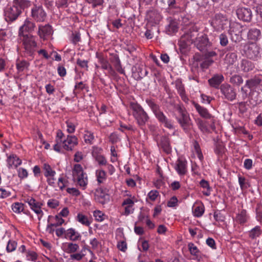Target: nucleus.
Returning a JSON list of instances; mask_svg holds the SVG:
<instances>
[{
    "instance_id": "f257e3e1",
    "label": "nucleus",
    "mask_w": 262,
    "mask_h": 262,
    "mask_svg": "<svg viewBox=\"0 0 262 262\" xmlns=\"http://www.w3.org/2000/svg\"><path fill=\"white\" fill-rule=\"evenodd\" d=\"M30 5L31 2L28 0H13V5L7 6L4 10V15L6 21L12 22L16 20L22 10Z\"/></svg>"
},
{
    "instance_id": "f03ea898",
    "label": "nucleus",
    "mask_w": 262,
    "mask_h": 262,
    "mask_svg": "<svg viewBox=\"0 0 262 262\" xmlns=\"http://www.w3.org/2000/svg\"><path fill=\"white\" fill-rule=\"evenodd\" d=\"M145 101L160 123L162 124L166 128L170 129H174L173 121L166 116L163 112L161 111L159 105L153 99H146Z\"/></svg>"
},
{
    "instance_id": "7ed1b4c3",
    "label": "nucleus",
    "mask_w": 262,
    "mask_h": 262,
    "mask_svg": "<svg viewBox=\"0 0 262 262\" xmlns=\"http://www.w3.org/2000/svg\"><path fill=\"white\" fill-rule=\"evenodd\" d=\"M133 115L138 125L142 128L148 121L149 117L143 107L138 103L132 102L130 104Z\"/></svg>"
},
{
    "instance_id": "20e7f679",
    "label": "nucleus",
    "mask_w": 262,
    "mask_h": 262,
    "mask_svg": "<svg viewBox=\"0 0 262 262\" xmlns=\"http://www.w3.org/2000/svg\"><path fill=\"white\" fill-rule=\"evenodd\" d=\"M243 52L245 56L252 60H257L261 57V48L256 42H248L244 46Z\"/></svg>"
},
{
    "instance_id": "39448f33",
    "label": "nucleus",
    "mask_w": 262,
    "mask_h": 262,
    "mask_svg": "<svg viewBox=\"0 0 262 262\" xmlns=\"http://www.w3.org/2000/svg\"><path fill=\"white\" fill-rule=\"evenodd\" d=\"M19 36L20 41L23 42L25 52L30 55H32L37 47L35 37L30 34L19 35Z\"/></svg>"
},
{
    "instance_id": "423d86ee",
    "label": "nucleus",
    "mask_w": 262,
    "mask_h": 262,
    "mask_svg": "<svg viewBox=\"0 0 262 262\" xmlns=\"http://www.w3.org/2000/svg\"><path fill=\"white\" fill-rule=\"evenodd\" d=\"M209 21L210 25L215 30H223L228 24L226 15L221 13H216Z\"/></svg>"
},
{
    "instance_id": "0eeeda50",
    "label": "nucleus",
    "mask_w": 262,
    "mask_h": 262,
    "mask_svg": "<svg viewBox=\"0 0 262 262\" xmlns=\"http://www.w3.org/2000/svg\"><path fill=\"white\" fill-rule=\"evenodd\" d=\"M194 43L197 49L201 52L207 50L212 46V43L209 41L207 35L203 32L198 34Z\"/></svg>"
},
{
    "instance_id": "6e6552de",
    "label": "nucleus",
    "mask_w": 262,
    "mask_h": 262,
    "mask_svg": "<svg viewBox=\"0 0 262 262\" xmlns=\"http://www.w3.org/2000/svg\"><path fill=\"white\" fill-rule=\"evenodd\" d=\"M220 92L222 95V98L228 101H232L236 98L235 89L229 84L225 83L220 86Z\"/></svg>"
},
{
    "instance_id": "1a4fd4ad",
    "label": "nucleus",
    "mask_w": 262,
    "mask_h": 262,
    "mask_svg": "<svg viewBox=\"0 0 262 262\" xmlns=\"http://www.w3.org/2000/svg\"><path fill=\"white\" fill-rule=\"evenodd\" d=\"M249 102L253 106L262 102V85H259L250 91Z\"/></svg>"
},
{
    "instance_id": "9d476101",
    "label": "nucleus",
    "mask_w": 262,
    "mask_h": 262,
    "mask_svg": "<svg viewBox=\"0 0 262 262\" xmlns=\"http://www.w3.org/2000/svg\"><path fill=\"white\" fill-rule=\"evenodd\" d=\"M178 122L185 133H189L193 127V123L188 113L176 117Z\"/></svg>"
},
{
    "instance_id": "9b49d317",
    "label": "nucleus",
    "mask_w": 262,
    "mask_h": 262,
    "mask_svg": "<svg viewBox=\"0 0 262 262\" xmlns=\"http://www.w3.org/2000/svg\"><path fill=\"white\" fill-rule=\"evenodd\" d=\"M199 28L196 26H192L186 33H185L182 36V40L183 41L186 40L187 43H194L196 40V37L198 36Z\"/></svg>"
},
{
    "instance_id": "f8f14e48",
    "label": "nucleus",
    "mask_w": 262,
    "mask_h": 262,
    "mask_svg": "<svg viewBox=\"0 0 262 262\" xmlns=\"http://www.w3.org/2000/svg\"><path fill=\"white\" fill-rule=\"evenodd\" d=\"M31 16L37 21H44L47 17V14L41 6L34 5L32 8Z\"/></svg>"
},
{
    "instance_id": "ddd939ff",
    "label": "nucleus",
    "mask_w": 262,
    "mask_h": 262,
    "mask_svg": "<svg viewBox=\"0 0 262 262\" xmlns=\"http://www.w3.org/2000/svg\"><path fill=\"white\" fill-rule=\"evenodd\" d=\"M238 18L245 22H250L252 18V13L250 8L239 7L236 10Z\"/></svg>"
},
{
    "instance_id": "4468645a",
    "label": "nucleus",
    "mask_w": 262,
    "mask_h": 262,
    "mask_svg": "<svg viewBox=\"0 0 262 262\" xmlns=\"http://www.w3.org/2000/svg\"><path fill=\"white\" fill-rule=\"evenodd\" d=\"M132 76L136 80H140L147 75L148 72L141 64L136 63L132 68Z\"/></svg>"
},
{
    "instance_id": "2eb2a0df",
    "label": "nucleus",
    "mask_w": 262,
    "mask_h": 262,
    "mask_svg": "<svg viewBox=\"0 0 262 262\" xmlns=\"http://www.w3.org/2000/svg\"><path fill=\"white\" fill-rule=\"evenodd\" d=\"M25 202L28 203L31 209L38 215V220H40L43 215V212L41 210V204L32 198H27Z\"/></svg>"
},
{
    "instance_id": "dca6fc26",
    "label": "nucleus",
    "mask_w": 262,
    "mask_h": 262,
    "mask_svg": "<svg viewBox=\"0 0 262 262\" xmlns=\"http://www.w3.org/2000/svg\"><path fill=\"white\" fill-rule=\"evenodd\" d=\"M157 144L159 147L161 148L165 153L169 154L171 152L170 139L167 136L161 137L160 140Z\"/></svg>"
},
{
    "instance_id": "f3484780",
    "label": "nucleus",
    "mask_w": 262,
    "mask_h": 262,
    "mask_svg": "<svg viewBox=\"0 0 262 262\" xmlns=\"http://www.w3.org/2000/svg\"><path fill=\"white\" fill-rule=\"evenodd\" d=\"M77 144L78 139L75 136H68L67 139L63 140V147L67 150H72Z\"/></svg>"
},
{
    "instance_id": "a211bd4d",
    "label": "nucleus",
    "mask_w": 262,
    "mask_h": 262,
    "mask_svg": "<svg viewBox=\"0 0 262 262\" xmlns=\"http://www.w3.org/2000/svg\"><path fill=\"white\" fill-rule=\"evenodd\" d=\"M254 64L247 59H243L238 64L239 70L244 73H247L254 70Z\"/></svg>"
},
{
    "instance_id": "6ab92c4d",
    "label": "nucleus",
    "mask_w": 262,
    "mask_h": 262,
    "mask_svg": "<svg viewBox=\"0 0 262 262\" xmlns=\"http://www.w3.org/2000/svg\"><path fill=\"white\" fill-rule=\"evenodd\" d=\"M167 20L168 22V25L166 27L165 31L168 35H172L178 30V24L177 21L172 17H168Z\"/></svg>"
},
{
    "instance_id": "aec40b11",
    "label": "nucleus",
    "mask_w": 262,
    "mask_h": 262,
    "mask_svg": "<svg viewBox=\"0 0 262 262\" xmlns=\"http://www.w3.org/2000/svg\"><path fill=\"white\" fill-rule=\"evenodd\" d=\"M35 25L34 23L26 19L23 25L21 26L19 30V35H26L25 33L32 32L34 30Z\"/></svg>"
},
{
    "instance_id": "412c9836",
    "label": "nucleus",
    "mask_w": 262,
    "mask_h": 262,
    "mask_svg": "<svg viewBox=\"0 0 262 262\" xmlns=\"http://www.w3.org/2000/svg\"><path fill=\"white\" fill-rule=\"evenodd\" d=\"M175 169L180 176L185 175L187 170V162L182 159H178L176 162Z\"/></svg>"
},
{
    "instance_id": "4be33fe9",
    "label": "nucleus",
    "mask_w": 262,
    "mask_h": 262,
    "mask_svg": "<svg viewBox=\"0 0 262 262\" xmlns=\"http://www.w3.org/2000/svg\"><path fill=\"white\" fill-rule=\"evenodd\" d=\"M95 200L101 204L107 203L110 200L109 195L102 188L97 189Z\"/></svg>"
},
{
    "instance_id": "5701e85b",
    "label": "nucleus",
    "mask_w": 262,
    "mask_h": 262,
    "mask_svg": "<svg viewBox=\"0 0 262 262\" xmlns=\"http://www.w3.org/2000/svg\"><path fill=\"white\" fill-rule=\"evenodd\" d=\"M52 33V27L49 24L45 26L40 25L38 27V34L41 38L45 39L47 36L51 35Z\"/></svg>"
},
{
    "instance_id": "b1692460",
    "label": "nucleus",
    "mask_w": 262,
    "mask_h": 262,
    "mask_svg": "<svg viewBox=\"0 0 262 262\" xmlns=\"http://www.w3.org/2000/svg\"><path fill=\"white\" fill-rule=\"evenodd\" d=\"M247 37L250 40L258 41L261 37L260 30L255 28L250 29L247 33Z\"/></svg>"
},
{
    "instance_id": "393cba45",
    "label": "nucleus",
    "mask_w": 262,
    "mask_h": 262,
    "mask_svg": "<svg viewBox=\"0 0 262 262\" xmlns=\"http://www.w3.org/2000/svg\"><path fill=\"white\" fill-rule=\"evenodd\" d=\"M224 80V77L223 75L215 74L208 80V83L211 87L218 89Z\"/></svg>"
},
{
    "instance_id": "a878e982",
    "label": "nucleus",
    "mask_w": 262,
    "mask_h": 262,
    "mask_svg": "<svg viewBox=\"0 0 262 262\" xmlns=\"http://www.w3.org/2000/svg\"><path fill=\"white\" fill-rule=\"evenodd\" d=\"M192 103L201 117L207 119H211L212 117V116L209 113L207 108L201 106L194 101H192Z\"/></svg>"
},
{
    "instance_id": "bb28decb",
    "label": "nucleus",
    "mask_w": 262,
    "mask_h": 262,
    "mask_svg": "<svg viewBox=\"0 0 262 262\" xmlns=\"http://www.w3.org/2000/svg\"><path fill=\"white\" fill-rule=\"evenodd\" d=\"M80 234L73 228H70L65 233V238H69L72 241H76L81 238Z\"/></svg>"
},
{
    "instance_id": "cd10ccee",
    "label": "nucleus",
    "mask_w": 262,
    "mask_h": 262,
    "mask_svg": "<svg viewBox=\"0 0 262 262\" xmlns=\"http://www.w3.org/2000/svg\"><path fill=\"white\" fill-rule=\"evenodd\" d=\"M7 162L9 168L13 166L16 168L21 164V160L14 155H10L7 158Z\"/></svg>"
},
{
    "instance_id": "c85d7f7f",
    "label": "nucleus",
    "mask_w": 262,
    "mask_h": 262,
    "mask_svg": "<svg viewBox=\"0 0 262 262\" xmlns=\"http://www.w3.org/2000/svg\"><path fill=\"white\" fill-rule=\"evenodd\" d=\"M261 82V79L259 76H254V77L248 79L246 82L245 86L249 89H252L254 87H258Z\"/></svg>"
},
{
    "instance_id": "c756f323",
    "label": "nucleus",
    "mask_w": 262,
    "mask_h": 262,
    "mask_svg": "<svg viewBox=\"0 0 262 262\" xmlns=\"http://www.w3.org/2000/svg\"><path fill=\"white\" fill-rule=\"evenodd\" d=\"M111 61L114 64L117 72L120 74H125V71L122 68L121 61L118 55L115 54Z\"/></svg>"
},
{
    "instance_id": "7c9ffc66",
    "label": "nucleus",
    "mask_w": 262,
    "mask_h": 262,
    "mask_svg": "<svg viewBox=\"0 0 262 262\" xmlns=\"http://www.w3.org/2000/svg\"><path fill=\"white\" fill-rule=\"evenodd\" d=\"M262 234V229L259 226H256L249 231V237L252 239H255Z\"/></svg>"
},
{
    "instance_id": "2f4dec72",
    "label": "nucleus",
    "mask_w": 262,
    "mask_h": 262,
    "mask_svg": "<svg viewBox=\"0 0 262 262\" xmlns=\"http://www.w3.org/2000/svg\"><path fill=\"white\" fill-rule=\"evenodd\" d=\"M73 176L74 178L80 177H83L85 175L81 165L79 164H76L74 165L73 169Z\"/></svg>"
},
{
    "instance_id": "473e14b6",
    "label": "nucleus",
    "mask_w": 262,
    "mask_h": 262,
    "mask_svg": "<svg viewBox=\"0 0 262 262\" xmlns=\"http://www.w3.org/2000/svg\"><path fill=\"white\" fill-rule=\"evenodd\" d=\"M237 54L235 52L227 53L225 57V62L228 65H233L237 60Z\"/></svg>"
},
{
    "instance_id": "72a5a7b5",
    "label": "nucleus",
    "mask_w": 262,
    "mask_h": 262,
    "mask_svg": "<svg viewBox=\"0 0 262 262\" xmlns=\"http://www.w3.org/2000/svg\"><path fill=\"white\" fill-rule=\"evenodd\" d=\"M188 249L191 255L195 256V259L198 261L200 260L201 256L199 255L200 251L197 247L192 243H189L188 245Z\"/></svg>"
},
{
    "instance_id": "f704fd0d",
    "label": "nucleus",
    "mask_w": 262,
    "mask_h": 262,
    "mask_svg": "<svg viewBox=\"0 0 262 262\" xmlns=\"http://www.w3.org/2000/svg\"><path fill=\"white\" fill-rule=\"evenodd\" d=\"M96 176L98 184H101L106 179V172L101 169L96 170Z\"/></svg>"
},
{
    "instance_id": "c9c22d12",
    "label": "nucleus",
    "mask_w": 262,
    "mask_h": 262,
    "mask_svg": "<svg viewBox=\"0 0 262 262\" xmlns=\"http://www.w3.org/2000/svg\"><path fill=\"white\" fill-rule=\"evenodd\" d=\"M243 26L239 23H234L230 28V31L235 35L242 36Z\"/></svg>"
},
{
    "instance_id": "e433bc0d",
    "label": "nucleus",
    "mask_w": 262,
    "mask_h": 262,
    "mask_svg": "<svg viewBox=\"0 0 262 262\" xmlns=\"http://www.w3.org/2000/svg\"><path fill=\"white\" fill-rule=\"evenodd\" d=\"M167 4L168 6L169 11L171 13H173V12H172L173 9L176 10V12H179L181 11V8L177 3L176 0H168Z\"/></svg>"
},
{
    "instance_id": "4c0bfd02",
    "label": "nucleus",
    "mask_w": 262,
    "mask_h": 262,
    "mask_svg": "<svg viewBox=\"0 0 262 262\" xmlns=\"http://www.w3.org/2000/svg\"><path fill=\"white\" fill-rule=\"evenodd\" d=\"M83 138L85 143L91 145L93 143L95 137L93 133L89 130H85L84 131Z\"/></svg>"
},
{
    "instance_id": "58836bf2",
    "label": "nucleus",
    "mask_w": 262,
    "mask_h": 262,
    "mask_svg": "<svg viewBox=\"0 0 262 262\" xmlns=\"http://www.w3.org/2000/svg\"><path fill=\"white\" fill-rule=\"evenodd\" d=\"M243 82V77L239 75H234L230 78V82L236 86L241 85Z\"/></svg>"
},
{
    "instance_id": "ea45409f",
    "label": "nucleus",
    "mask_w": 262,
    "mask_h": 262,
    "mask_svg": "<svg viewBox=\"0 0 262 262\" xmlns=\"http://www.w3.org/2000/svg\"><path fill=\"white\" fill-rule=\"evenodd\" d=\"M76 220L83 225L89 226L90 225L88 217L81 213H78L76 216Z\"/></svg>"
},
{
    "instance_id": "a19ab883",
    "label": "nucleus",
    "mask_w": 262,
    "mask_h": 262,
    "mask_svg": "<svg viewBox=\"0 0 262 262\" xmlns=\"http://www.w3.org/2000/svg\"><path fill=\"white\" fill-rule=\"evenodd\" d=\"M43 170H45V176L46 177H54L56 173L55 171L52 169L50 165L47 163L43 164Z\"/></svg>"
},
{
    "instance_id": "79ce46f5",
    "label": "nucleus",
    "mask_w": 262,
    "mask_h": 262,
    "mask_svg": "<svg viewBox=\"0 0 262 262\" xmlns=\"http://www.w3.org/2000/svg\"><path fill=\"white\" fill-rule=\"evenodd\" d=\"M236 219L237 222L239 224H244L247 221V215L246 211L245 210H242L240 213H239L236 217Z\"/></svg>"
},
{
    "instance_id": "37998d69",
    "label": "nucleus",
    "mask_w": 262,
    "mask_h": 262,
    "mask_svg": "<svg viewBox=\"0 0 262 262\" xmlns=\"http://www.w3.org/2000/svg\"><path fill=\"white\" fill-rule=\"evenodd\" d=\"M29 66V63L25 60L17 61L16 63V67L18 72H23L27 69Z\"/></svg>"
},
{
    "instance_id": "c03bdc74",
    "label": "nucleus",
    "mask_w": 262,
    "mask_h": 262,
    "mask_svg": "<svg viewBox=\"0 0 262 262\" xmlns=\"http://www.w3.org/2000/svg\"><path fill=\"white\" fill-rule=\"evenodd\" d=\"M67 247L65 250L66 251L69 253H74L79 249V246L77 244L73 243H67Z\"/></svg>"
},
{
    "instance_id": "a18cd8bd",
    "label": "nucleus",
    "mask_w": 262,
    "mask_h": 262,
    "mask_svg": "<svg viewBox=\"0 0 262 262\" xmlns=\"http://www.w3.org/2000/svg\"><path fill=\"white\" fill-rule=\"evenodd\" d=\"M24 209V204L21 203L16 202L12 205V209L15 213H19L22 212Z\"/></svg>"
},
{
    "instance_id": "49530a36",
    "label": "nucleus",
    "mask_w": 262,
    "mask_h": 262,
    "mask_svg": "<svg viewBox=\"0 0 262 262\" xmlns=\"http://www.w3.org/2000/svg\"><path fill=\"white\" fill-rule=\"evenodd\" d=\"M89 62V60H82L80 58H78L76 60V64L78 66H79L81 69H83L86 71H88V63Z\"/></svg>"
},
{
    "instance_id": "de8ad7c7",
    "label": "nucleus",
    "mask_w": 262,
    "mask_h": 262,
    "mask_svg": "<svg viewBox=\"0 0 262 262\" xmlns=\"http://www.w3.org/2000/svg\"><path fill=\"white\" fill-rule=\"evenodd\" d=\"M99 60L102 69L105 70L107 69H111V65L106 58L100 57L99 58Z\"/></svg>"
},
{
    "instance_id": "09e8293b",
    "label": "nucleus",
    "mask_w": 262,
    "mask_h": 262,
    "mask_svg": "<svg viewBox=\"0 0 262 262\" xmlns=\"http://www.w3.org/2000/svg\"><path fill=\"white\" fill-rule=\"evenodd\" d=\"M220 44L222 47H226L229 43L228 36L225 33L221 34L219 36Z\"/></svg>"
},
{
    "instance_id": "8fccbe9b",
    "label": "nucleus",
    "mask_w": 262,
    "mask_h": 262,
    "mask_svg": "<svg viewBox=\"0 0 262 262\" xmlns=\"http://www.w3.org/2000/svg\"><path fill=\"white\" fill-rule=\"evenodd\" d=\"M196 124L199 128L203 133H206L208 131V128L206 124V123L203 120L198 119L196 120Z\"/></svg>"
},
{
    "instance_id": "3c124183",
    "label": "nucleus",
    "mask_w": 262,
    "mask_h": 262,
    "mask_svg": "<svg viewBox=\"0 0 262 262\" xmlns=\"http://www.w3.org/2000/svg\"><path fill=\"white\" fill-rule=\"evenodd\" d=\"M200 185L201 187L203 188H206L208 190L207 192H204L203 194L206 196H209L210 194V187L209 186L208 182L205 180L204 179H203L200 181Z\"/></svg>"
},
{
    "instance_id": "603ef678",
    "label": "nucleus",
    "mask_w": 262,
    "mask_h": 262,
    "mask_svg": "<svg viewBox=\"0 0 262 262\" xmlns=\"http://www.w3.org/2000/svg\"><path fill=\"white\" fill-rule=\"evenodd\" d=\"M70 39L74 45L77 44L81 40L80 34L77 32L72 33Z\"/></svg>"
},
{
    "instance_id": "864d4df0",
    "label": "nucleus",
    "mask_w": 262,
    "mask_h": 262,
    "mask_svg": "<svg viewBox=\"0 0 262 262\" xmlns=\"http://www.w3.org/2000/svg\"><path fill=\"white\" fill-rule=\"evenodd\" d=\"M193 145L194 147V149L195 150V151L196 152L198 158L201 160L203 158V155L201 152V148L200 146V145L198 141L196 140H193Z\"/></svg>"
},
{
    "instance_id": "5fc2aeb1",
    "label": "nucleus",
    "mask_w": 262,
    "mask_h": 262,
    "mask_svg": "<svg viewBox=\"0 0 262 262\" xmlns=\"http://www.w3.org/2000/svg\"><path fill=\"white\" fill-rule=\"evenodd\" d=\"M16 246L17 243L15 241L9 240L7 245L6 250L8 252H12L16 249Z\"/></svg>"
},
{
    "instance_id": "6e6d98bb",
    "label": "nucleus",
    "mask_w": 262,
    "mask_h": 262,
    "mask_svg": "<svg viewBox=\"0 0 262 262\" xmlns=\"http://www.w3.org/2000/svg\"><path fill=\"white\" fill-rule=\"evenodd\" d=\"M204 60L200 64V67L202 69H206L209 68L214 62L212 59L204 58Z\"/></svg>"
},
{
    "instance_id": "4d7b16f0",
    "label": "nucleus",
    "mask_w": 262,
    "mask_h": 262,
    "mask_svg": "<svg viewBox=\"0 0 262 262\" xmlns=\"http://www.w3.org/2000/svg\"><path fill=\"white\" fill-rule=\"evenodd\" d=\"M78 184L80 186L83 187L84 189L88 184V179L86 177H80L77 178Z\"/></svg>"
},
{
    "instance_id": "13d9d810",
    "label": "nucleus",
    "mask_w": 262,
    "mask_h": 262,
    "mask_svg": "<svg viewBox=\"0 0 262 262\" xmlns=\"http://www.w3.org/2000/svg\"><path fill=\"white\" fill-rule=\"evenodd\" d=\"M102 149L100 147L97 146L92 147V157L95 159L96 157L102 155Z\"/></svg>"
},
{
    "instance_id": "bf43d9fd",
    "label": "nucleus",
    "mask_w": 262,
    "mask_h": 262,
    "mask_svg": "<svg viewBox=\"0 0 262 262\" xmlns=\"http://www.w3.org/2000/svg\"><path fill=\"white\" fill-rule=\"evenodd\" d=\"M204 212V208L203 206H199L195 207L194 209V214L196 217H201Z\"/></svg>"
},
{
    "instance_id": "052dcab7",
    "label": "nucleus",
    "mask_w": 262,
    "mask_h": 262,
    "mask_svg": "<svg viewBox=\"0 0 262 262\" xmlns=\"http://www.w3.org/2000/svg\"><path fill=\"white\" fill-rule=\"evenodd\" d=\"M176 87L179 95L185 93L184 85L181 81L177 80L176 81Z\"/></svg>"
},
{
    "instance_id": "680f3d73",
    "label": "nucleus",
    "mask_w": 262,
    "mask_h": 262,
    "mask_svg": "<svg viewBox=\"0 0 262 262\" xmlns=\"http://www.w3.org/2000/svg\"><path fill=\"white\" fill-rule=\"evenodd\" d=\"M93 215L96 220L98 222H102L104 220V214L99 210H96L94 211Z\"/></svg>"
},
{
    "instance_id": "e2e57ef3",
    "label": "nucleus",
    "mask_w": 262,
    "mask_h": 262,
    "mask_svg": "<svg viewBox=\"0 0 262 262\" xmlns=\"http://www.w3.org/2000/svg\"><path fill=\"white\" fill-rule=\"evenodd\" d=\"M85 250V247L83 248L82 250L81 251V252L80 253H76L71 254L70 255V258L71 259H76L77 260H81L82 257L85 255L84 254L82 253L83 251H84Z\"/></svg>"
},
{
    "instance_id": "0e129e2a",
    "label": "nucleus",
    "mask_w": 262,
    "mask_h": 262,
    "mask_svg": "<svg viewBox=\"0 0 262 262\" xmlns=\"http://www.w3.org/2000/svg\"><path fill=\"white\" fill-rule=\"evenodd\" d=\"M203 52H205L203 55V57L205 58L211 59L212 57L217 56V53L212 50H208V49H207V50L203 51Z\"/></svg>"
},
{
    "instance_id": "69168bd1",
    "label": "nucleus",
    "mask_w": 262,
    "mask_h": 262,
    "mask_svg": "<svg viewBox=\"0 0 262 262\" xmlns=\"http://www.w3.org/2000/svg\"><path fill=\"white\" fill-rule=\"evenodd\" d=\"M26 256L27 259L31 261H35L38 256L37 253L33 251H28Z\"/></svg>"
},
{
    "instance_id": "338daca9",
    "label": "nucleus",
    "mask_w": 262,
    "mask_h": 262,
    "mask_svg": "<svg viewBox=\"0 0 262 262\" xmlns=\"http://www.w3.org/2000/svg\"><path fill=\"white\" fill-rule=\"evenodd\" d=\"M99 165H105L107 164V160L103 155H100L95 159Z\"/></svg>"
},
{
    "instance_id": "774afa93",
    "label": "nucleus",
    "mask_w": 262,
    "mask_h": 262,
    "mask_svg": "<svg viewBox=\"0 0 262 262\" xmlns=\"http://www.w3.org/2000/svg\"><path fill=\"white\" fill-rule=\"evenodd\" d=\"M18 176L20 179H24L28 177L27 170L23 168H19L18 170Z\"/></svg>"
}]
</instances>
